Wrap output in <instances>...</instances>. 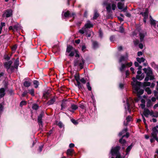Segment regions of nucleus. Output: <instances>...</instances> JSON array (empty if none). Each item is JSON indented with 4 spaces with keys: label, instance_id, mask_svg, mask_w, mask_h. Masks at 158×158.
<instances>
[{
    "label": "nucleus",
    "instance_id": "f257e3e1",
    "mask_svg": "<svg viewBox=\"0 0 158 158\" xmlns=\"http://www.w3.org/2000/svg\"><path fill=\"white\" fill-rule=\"evenodd\" d=\"M132 79L134 82H131V85L134 90V92L137 94V96L139 98H140V95L143 94L144 91L143 89H140V85H141V82L137 81L136 78L135 77H133Z\"/></svg>",
    "mask_w": 158,
    "mask_h": 158
},
{
    "label": "nucleus",
    "instance_id": "f03ea898",
    "mask_svg": "<svg viewBox=\"0 0 158 158\" xmlns=\"http://www.w3.org/2000/svg\"><path fill=\"white\" fill-rule=\"evenodd\" d=\"M104 5L106 6V9L107 13L108 14L110 15L112 13V9L114 10L116 8V5L114 3H112V4L110 3L106 2H105L103 3Z\"/></svg>",
    "mask_w": 158,
    "mask_h": 158
},
{
    "label": "nucleus",
    "instance_id": "7ed1b4c3",
    "mask_svg": "<svg viewBox=\"0 0 158 158\" xmlns=\"http://www.w3.org/2000/svg\"><path fill=\"white\" fill-rule=\"evenodd\" d=\"M85 63V60L82 57H81V59L77 58L73 61L74 66H76L78 65L79 66L80 69L81 70L83 68Z\"/></svg>",
    "mask_w": 158,
    "mask_h": 158
},
{
    "label": "nucleus",
    "instance_id": "20e7f679",
    "mask_svg": "<svg viewBox=\"0 0 158 158\" xmlns=\"http://www.w3.org/2000/svg\"><path fill=\"white\" fill-rule=\"evenodd\" d=\"M75 80L77 81V84H75L76 86H77L78 89L80 90H82L84 88L83 85L81 84L80 81V75L79 73H76L74 75Z\"/></svg>",
    "mask_w": 158,
    "mask_h": 158
},
{
    "label": "nucleus",
    "instance_id": "39448f33",
    "mask_svg": "<svg viewBox=\"0 0 158 158\" xmlns=\"http://www.w3.org/2000/svg\"><path fill=\"white\" fill-rule=\"evenodd\" d=\"M120 148V147L119 146H116L114 148L112 147L110 151V153L111 155L114 156L119 153V151Z\"/></svg>",
    "mask_w": 158,
    "mask_h": 158
},
{
    "label": "nucleus",
    "instance_id": "423d86ee",
    "mask_svg": "<svg viewBox=\"0 0 158 158\" xmlns=\"http://www.w3.org/2000/svg\"><path fill=\"white\" fill-rule=\"evenodd\" d=\"M62 16H64L65 18L73 17V19H74L76 14L74 12H73L72 13V14H71L69 10H67L65 12H64V11H63L62 12Z\"/></svg>",
    "mask_w": 158,
    "mask_h": 158
},
{
    "label": "nucleus",
    "instance_id": "0eeeda50",
    "mask_svg": "<svg viewBox=\"0 0 158 158\" xmlns=\"http://www.w3.org/2000/svg\"><path fill=\"white\" fill-rule=\"evenodd\" d=\"M44 115V112L43 111H42L38 117L37 121L39 126L40 128H42L43 127L42 118Z\"/></svg>",
    "mask_w": 158,
    "mask_h": 158
},
{
    "label": "nucleus",
    "instance_id": "6e6552de",
    "mask_svg": "<svg viewBox=\"0 0 158 158\" xmlns=\"http://www.w3.org/2000/svg\"><path fill=\"white\" fill-rule=\"evenodd\" d=\"M140 14L142 15L143 17V22L146 23V22L147 19L148 18V8H146L144 12H142L140 13Z\"/></svg>",
    "mask_w": 158,
    "mask_h": 158
},
{
    "label": "nucleus",
    "instance_id": "1a4fd4ad",
    "mask_svg": "<svg viewBox=\"0 0 158 158\" xmlns=\"http://www.w3.org/2000/svg\"><path fill=\"white\" fill-rule=\"evenodd\" d=\"M146 82H144L143 83L141 82V85H140V89H145V91L148 94V87L145 88L146 86H148V82L146 81Z\"/></svg>",
    "mask_w": 158,
    "mask_h": 158
},
{
    "label": "nucleus",
    "instance_id": "9d476101",
    "mask_svg": "<svg viewBox=\"0 0 158 158\" xmlns=\"http://www.w3.org/2000/svg\"><path fill=\"white\" fill-rule=\"evenodd\" d=\"M138 31L139 32V35L140 37V40H143L144 38L147 34V32L144 31H140L141 29L140 28H138L137 29Z\"/></svg>",
    "mask_w": 158,
    "mask_h": 158
},
{
    "label": "nucleus",
    "instance_id": "9b49d317",
    "mask_svg": "<svg viewBox=\"0 0 158 158\" xmlns=\"http://www.w3.org/2000/svg\"><path fill=\"white\" fill-rule=\"evenodd\" d=\"M12 61L11 60H9L8 62H5L4 63V67L7 69V71L9 73V69L12 64Z\"/></svg>",
    "mask_w": 158,
    "mask_h": 158
},
{
    "label": "nucleus",
    "instance_id": "f8f14e48",
    "mask_svg": "<svg viewBox=\"0 0 158 158\" xmlns=\"http://www.w3.org/2000/svg\"><path fill=\"white\" fill-rule=\"evenodd\" d=\"M5 15L6 18H8L12 15V11L11 9H8L5 11L3 15Z\"/></svg>",
    "mask_w": 158,
    "mask_h": 158
},
{
    "label": "nucleus",
    "instance_id": "ddd939ff",
    "mask_svg": "<svg viewBox=\"0 0 158 158\" xmlns=\"http://www.w3.org/2000/svg\"><path fill=\"white\" fill-rule=\"evenodd\" d=\"M155 79V76L153 74L152 69L149 67V80H152Z\"/></svg>",
    "mask_w": 158,
    "mask_h": 158
},
{
    "label": "nucleus",
    "instance_id": "4468645a",
    "mask_svg": "<svg viewBox=\"0 0 158 158\" xmlns=\"http://www.w3.org/2000/svg\"><path fill=\"white\" fill-rule=\"evenodd\" d=\"M99 47V44L97 41H92V48L93 49L96 50Z\"/></svg>",
    "mask_w": 158,
    "mask_h": 158
},
{
    "label": "nucleus",
    "instance_id": "2eb2a0df",
    "mask_svg": "<svg viewBox=\"0 0 158 158\" xmlns=\"http://www.w3.org/2000/svg\"><path fill=\"white\" fill-rule=\"evenodd\" d=\"M142 116L145 117L146 118H148V108L145 109L142 113L141 114Z\"/></svg>",
    "mask_w": 158,
    "mask_h": 158
},
{
    "label": "nucleus",
    "instance_id": "dca6fc26",
    "mask_svg": "<svg viewBox=\"0 0 158 158\" xmlns=\"http://www.w3.org/2000/svg\"><path fill=\"white\" fill-rule=\"evenodd\" d=\"M56 99L55 97L51 98L50 100H49L47 103V104L48 106L52 105L56 102Z\"/></svg>",
    "mask_w": 158,
    "mask_h": 158
},
{
    "label": "nucleus",
    "instance_id": "f3484780",
    "mask_svg": "<svg viewBox=\"0 0 158 158\" xmlns=\"http://www.w3.org/2000/svg\"><path fill=\"white\" fill-rule=\"evenodd\" d=\"M158 133V130L156 127H154L152 129V133L153 137H156L157 134Z\"/></svg>",
    "mask_w": 158,
    "mask_h": 158
},
{
    "label": "nucleus",
    "instance_id": "a211bd4d",
    "mask_svg": "<svg viewBox=\"0 0 158 158\" xmlns=\"http://www.w3.org/2000/svg\"><path fill=\"white\" fill-rule=\"evenodd\" d=\"M149 115H150L152 117H158V112H154L152 111L149 110Z\"/></svg>",
    "mask_w": 158,
    "mask_h": 158
},
{
    "label": "nucleus",
    "instance_id": "6ab92c4d",
    "mask_svg": "<svg viewBox=\"0 0 158 158\" xmlns=\"http://www.w3.org/2000/svg\"><path fill=\"white\" fill-rule=\"evenodd\" d=\"M5 91V90L4 88H2L0 89V98L4 96L6 94Z\"/></svg>",
    "mask_w": 158,
    "mask_h": 158
},
{
    "label": "nucleus",
    "instance_id": "aec40b11",
    "mask_svg": "<svg viewBox=\"0 0 158 158\" xmlns=\"http://www.w3.org/2000/svg\"><path fill=\"white\" fill-rule=\"evenodd\" d=\"M74 153V150L71 149H68L66 152V154L68 156H72Z\"/></svg>",
    "mask_w": 158,
    "mask_h": 158
},
{
    "label": "nucleus",
    "instance_id": "412c9836",
    "mask_svg": "<svg viewBox=\"0 0 158 158\" xmlns=\"http://www.w3.org/2000/svg\"><path fill=\"white\" fill-rule=\"evenodd\" d=\"M133 146V143H132L129 146H128L127 148H126V155H128L130 151L131 150V149H132Z\"/></svg>",
    "mask_w": 158,
    "mask_h": 158
},
{
    "label": "nucleus",
    "instance_id": "4be33fe9",
    "mask_svg": "<svg viewBox=\"0 0 158 158\" xmlns=\"http://www.w3.org/2000/svg\"><path fill=\"white\" fill-rule=\"evenodd\" d=\"M19 64V58L16 59L14 62V66L15 67V69H17L18 68V66Z\"/></svg>",
    "mask_w": 158,
    "mask_h": 158
},
{
    "label": "nucleus",
    "instance_id": "5701e85b",
    "mask_svg": "<svg viewBox=\"0 0 158 158\" xmlns=\"http://www.w3.org/2000/svg\"><path fill=\"white\" fill-rule=\"evenodd\" d=\"M67 100L65 99H63L62 100V103L61 105V110H62L63 109H64L65 108L66 104L65 102Z\"/></svg>",
    "mask_w": 158,
    "mask_h": 158
},
{
    "label": "nucleus",
    "instance_id": "b1692460",
    "mask_svg": "<svg viewBox=\"0 0 158 158\" xmlns=\"http://www.w3.org/2000/svg\"><path fill=\"white\" fill-rule=\"evenodd\" d=\"M143 70L144 71L145 73L146 74V77L145 79V81H148V68L146 69L145 68L143 69Z\"/></svg>",
    "mask_w": 158,
    "mask_h": 158
},
{
    "label": "nucleus",
    "instance_id": "393cba45",
    "mask_svg": "<svg viewBox=\"0 0 158 158\" xmlns=\"http://www.w3.org/2000/svg\"><path fill=\"white\" fill-rule=\"evenodd\" d=\"M99 14L98 13L97 10H94V17H93V19L94 20H96L97 19L98 17L99 16Z\"/></svg>",
    "mask_w": 158,
    "mask_h": 158
},
{
    "label": "nucleus",
    "instance_id": "a878e982",
    "mask_svg": "<svg viewBox=\"0 0 158 158\" xmlns=\"http://www.w3.org/2000/svg\"><path fill=\"white\" fill-rule=\"evenodd\" d=\"M149 18L150 21V24L152 25L155 26L156 25V21L152 19V16L151 15L150 16Z\"/></svg>",
    "mask_w": 158,
    "mask_h": 158
},
{
    "label": "nucleus",
    "instance_id": "bb28decb",
    "mask_svg": "<svg viewBox=\"0 0 158 158\" xmlns=\"http://www.w3.org/2000/svg\"><path fill=\"white\" fill-rule=\"evenodd\" d=\"M124 5V3H122L120 2H118L117 4V7L118 9H122L123 8V6Z\"/></svg>",
    "mask_w": 158,
    "mask_h": 158
},
{
    "label": "nucleus",
    "instance_id": "cd10ccee",
    "mask_svg": "<svg viewBox=\"0 0 158 158\" xmlns=\"http://www.w3.org/2000/svg\"><path fill=\"white\" fill-rule=\"evenodd\" d=\"M126 67V66L125 64H122L121 67L119 68V70L121 72H123Z\"/></svg>",
    "mask_w": 158,
    "mask_h": 158
},
{
    "label": "nucleus",
    "instance_id": "c85d7f7f",
    "mask_svg": "<svg viewBox=\"0 0 158 158\" xmlns=\"http://www.w3.org/2000/svg\"><path fill=\"white\" fill-rule=\"evenodd\" d=\"M136 59L137 62L139 63H141V62H144L145 60V59L143 57H141V58L137 57L136 58Z\"/></svg>",
    "mask_w": 158,
    "mask_h": 158
},
{
    "label": "nucleus",
    "instance_id": "c756f323",
    "mask_svg": "<svg viewBox=\"0 0 158 158\" xmlns=\"http://www.w3.org/2000/svg\"><path fill=\"white\" fill-rule=\"evenodd\" d=\"M119 142L122 146H124L125 145L126 143V141L125 139H120L119 140Z\"/></svg>",
    "mask_w": 158,
    "mask_h": 158
},
{
    "label": "nucleus",
    "instance_id": "7c9ffc66",
    "mask_svg": "<svg viewBox=\"0 0 158 158\" xmlns=\"http://www.w3.org/2000/svg\"><path fill=\"white\" fill-rule=\"evenodd\" d=\"M73 47L72 46L69 45L67 46L66 52L68 53H70L71 51L73 50Z\"/></svg>",
    "mask_w": 158,
    "mask_h": 158
},
{
    "label": "nucleus",
    "instance_id": "2f4dec72",
    "mask_svg": "<svg viewBox=\"0 0 158 158\" xmlns=\"http://www.w3.org/2000/svg\"><path fill=\"white\" fill-rule=\"evenodd\" d=\"M49 94V93L48 91L45 92L43 95V97L46 99L47 100H48V95Z\"/></svg>",
    "mask_w": 158,
    "mask_h": 158
},
{
    "label": "nucleus",
    "instance_id": "473e14b6",
    "mask_svg": "<svg viewBox=\"0 0 158 158\" xmlns=\"http://www.w3.org/2000/svg\"><path fill=\"white\" fill-rule=\"evenodd\" d=\"M93 25L89 23H87L85 24V27L86 28H88L93 27Z\"/></svg>",
    "mask_w": 158,
    "mask_h": 158
},
{
    "label": "nucleus",
    "instance_id": "72a5a7b5",
    "mask_svg": "<svg viewBox=\"0 0 158 158\" xmlns=\"http://www.w3.org/2000/svg\"><path fill=\"white\" fill-rule=\"evenodd\" d=\"M142 118L143 119V123H144V124H145V127L146 128V130L147 131V132H148V127L147 124L146 123V119H145V117L144 116H142Z\"/></svg>",
    "mask_w": 158,
    "mask_h": 158
},
{
    "label": "nucleus",
    "instance_id": "f704fd0d",
    "mask_svg": "<svg viewBox=\"0 0 158 158\" xmlns=\"http://www.w3.org/2000/svg\"><path fill=\"white\" fill-rule=\"evenodd\" d=\"M23 85L25 87H28L31 85V83L28 81H25L23 82Z\"/></svg>",
    "mask_w": 158,
    "mask_h": 158
},
{
    "label": "nucleus",
    "instance_id": "c9c22d12",
    "mask_svg": "<svg viewBox=\"0 0 158 158\" xmlns=\"http://www.w3.org/2000/svg\"><path fill=\"white\" fill-rule=\"evenodd\" d=\"M33 83L34 85H35L34 87L35 88H37L38 87V86L39 85V82L38 81L35 80L33 81Z\"/></svg>",
    "mask_w": 158,
    "mask_h": 158
},
{
    "label": "nucleus",
    "instance_id": "e433bc0d",
    "mask_svg": "<svg viewBox=\"0 0 158 158\" xmlns=\"http://www.w3.org/2000/svg\"><path fill=\"white\" fill-rule=\"evenodd\" d=\"M70 108H71L72 110H75L78 108V106L77 105L74 104H72L71 105Z\"/></svg>",
    "mask_w": 158,
    "mask_h": 158
},
{
    "label": "nucleus",
    "instance_id": "4c0bfd02",
    "mask_svg": "<svg viewBox=\"0 0 158 158\" xmlns=\"http://www.w3.org/2000/svg\"><path fill=\"white\" fill-rule=\"evenodd\" d=\"M128 131V129L127 128L124 129L122 131L120 132L118 135L119 136H122L123 134H124L126 132Z\"/></svg>",
    "mask_w": 158,
    "mask_h": 158
},
{
    "label": "nucleus",
    "instance_id": "58836bf2",
    "mask_svg": "<svg viewBox=\"0 0 158 158\" xmlns=\"http://www.w3.org/2000/svg\"><path fill=\"white\" fill-rule=\"evenodd\" d=\"M150 64L151 66L154 69H158V65H156L154 62L151 63Z\"/></svg>",
    "mask_w": 158,
    "mask_h": 158
},
{
    "label": "nucleus",
    "instance_id": "ea45409f",
    "mask_svg": "<svg viewBox=\"0 0 158 158\" xmlns=\"http://www.w3.org/2000/svg\"><path fill=\"white\" fill-rule=\"evenodd\" d=\"M123 24H122V25L119 27V31L121 33H123L124 32V29L123 27Z\"/></svg>",
    "mask_w": 158,
    "mask_h": 158
},
{
    "label": "nucleus",
    "instance_id": "a19ab883",
    "mask_svg": "<svg viewBox=\"0 0 158 158\" xmlns=\"http://www.w3.org/2000/svg\"><path fill=\"white\" fill-rule=\"evenodd\" d=\"M27 104V103L26 101L24 100L20 102L19 106L20 107H22L23 106L26 105Z\"/></svg>",
    "mask_w": 158,
    "mask_h": 158
},
{
    "label": "nucleus",
    "instance_id": "79ce46f5",
    "mask_svg": "<svg viewBox=\"0 0 158 158\" xmlns=\"http://www.w3.org/2000/svg\"><path fill=\"white\" fill-rule=\"evenodd\" d=\"M125 60H126L125 57L124 56H121L119 59V62L121 63L122 61H125Z\"/></svg>",
    "mask_w": 158,
    "mask_h": 158
},
{
    "label": "nucleus",
    "instance_id": "37998d69",
    "mask_svg": "<svg viewBox=\"0 0 158 158\" xmlns=\"http://www.w3.org/2000/svg\"><path fill=\"white\" fill-rule=\"evenodd\" d=\"M86 86L88 90L89 91H91L92 90V88L90 85V83L89 82H88L86 83Z\"/></svg>",
    "mask_w": 158,
    "mask_h": 158
},
{
    "label": "nucleus",
    "instance_id": "c03bdc74",
    "mask_svg": "<svg viewBox=\"0 0 158 158\" xmlns=\"http://www.w3.org/2000/svg\"><path fill=\"white\" fill-rule=\"evenodd\" d=\"M99 36L101 39L102 38L103 36V33L101 29H100L98 31Z\"/></svg>",
    "mask_w": 158,
    "mask_h": 158
},
{
    "label": "nucleus",
    "instance_id": "a18cd8bd",
    "mask_svg": "<svg viewBox=\"0 0 158 158\" xmlns=\"http://www.w3.org/2000/svg\"><path fill=\"white\" fill-rule=\"evenodd\" d=\"M39 108V106L36 104H34L32 106V108L33 109L35 110H37Z\"/></svg>",
    "mask_w": 158,
    "mask_h": 158
},
{
    "label": "nucleus",
    "instance_id": "49530a36",
    "mask_svg": "<svg viewBox=\"0 0 158 158\" xmlns=\"http://www.w3.org/2000/svg\"><path fill=\"white\" fill-rule=\"evenodd\" d=\"M4 58L6 60H9L10 59V57L8 56V55L6 54H5L4 55Z\"/></svg>",
    "mask_w": 158,
    "mask_h": 158
},
{
    "label": "nucleus",
    "instance_id": "de8ad7c7",
    "mask_svg": "<svg viewBox=\"0 0 158 158\" xmlns=\"http://www.w3.org/2000/svg\"><path fill=\"white\" fill-rule=\"evenodd\" d=\"M132 119V117L130 115L128 116L126 118L127 122L128 123H129L130 121H131Z\"/></svg>",
    "mask_w": 158,
    "mask_h": 158
},
{
    "label": "nucleus",
    "instance_id": "09e8293b",
    "mask_svg": "<svg viewBox=\"0 0 158 158\" xmlns=\"http://www.w3.org/2000/svg\"><path fill=\"white\" fill-rule=\"evenodd\" d=\"M155 81H154L153 82H152L151 84L150 82H149V86H150L151 88H153L155 86V84L154 83Z\"/></svg>",
    "mask_w": 158,
    "mask_h": 158
},
{
    "label": "nucleus",
    "instance_id": "8fccbe9b",
    "mask_svg": "<svg viewBox=\"0 0 158 158\" xmlns=\"http://www.w3.org/2000/svg\"><path fill=\"white\" fill-rule=\"evenodd\" d=\"M13 28L14 31L15 30H17L19 27V24L17 23L13 26Z\"/></svg>",
    "mask_w": 158,
    "mask_h": 158
},
{
    "label": "nucleus",
    "instance_id": "3c124183",
    "mask_svg": "<svg viewBox=\"0 0 158 158\" xmlns=\"http://www.w3.org/2000/svg\"><path fill=\"white\" fill-rule=\"evenodd\" d=\"M15 68L14 66H11L10 68L9 69L10 70V73H12L14 72Z\"/></svg>",
    "mask_w": 158,
    "mask_h": 158
},
{
    "label": "nucleus",
    "instance_id": "603ef678",
    "mask_svg": "<svg viewBox=\"0 0 158 158\" xmlns=\"http://www.w3.org/2000/svg\"><path fill=\"white\" fill-rule=\"evenodd\" d=\"M30 94L32 96H34V89L29 90Z\"/></svg>",
    "mask_w": 158,
    "mask_h": 158
},
{
    "label": "nucleus",
    "instance_id": "864d4df0",
    "mask_svg": "<svg viewBox=\"0 0 158 158\" xmlns=\"http://www.w3.org/2000/svg\"><path fill=\"white\" fill-rule=\"evenodd\" d=\"M71 120L72 123H73L74 125H77L78 123V122L77 121L73 119H71Z\"/></svg>",
    "mask_w": 158,
    "mask_h": 158
},
{
    "label": "nucleus",
    "instance_id": "5fc2aeb1",
    "mask_svg": "<svg viewBox=\"0 0 158 158\" xmlns=\"http://www.w3.org/2000/svg\"><path fill=\"white\" fill-rule=\"evenodd\" d=\"M85 28H82L81 29H80L79 31V32L81 33V34H83L85 33Z\"/></svg>",
    "mask_w": 158,
    "mask_h": 158
},
{
    "label": "nucleus",
    "instance_id": "6e6d98bb",
    "mask_svg": "<svg viewBox=\"0 0 158 158\" xmlns=\"http://www.w3.org/2000/svg\"><path fill=\"white\" fill-rule=\"evenodd\" d=\"M80 81L83 84H85L86 83V81L84 78H82L80 79Z\"/></svg>",
    "mask_w": 158,
    "mask_h": 158
},
{
    "label": "nucleus",
    "instance_id": "4d7b16f0",
    "mask_svg": "<svg viewBox=\"0 0 158 158\" xmlns=\"http://www.w3.org/2000/svg\"><path fill=\"white\" fill-rule=\"evenodd\" d=\"M17 48V44H15L13 45L11 47V49L12 51H15L16 50Z\"/></svg>",
    "mask_w": 158,
    "mask_h": 158
},
{
    "label": "nucleus",
    "instance_id": "13d9d810",
    "mask_svg": "<svg viewBox=\"0 0 158 158\" xmlns=\"http://www.w3.org/2000/svg\"><path fill=\"white\" fill-rule=\"evenodd\" d=\"M4 106L1 104H0V114L2 113L3 111Z\"/></svg>",
    "mask_w": 158,
    "mask_h": 158
},
{
    "label": "nucleus",
    "instance_id": "bf43d9fd",
    "mask_svg": "<svg viewBox=\"0 0 158 158\" xmlns=\"http://www.w3.org/2000/svg\"><path fill=\"white\" fill-rule=\"evenodd\" d=\"M79 106L82 109H84L85 108V106L83 103H81L79 104Z\"/></svg>",
    "mask_w": 158,
    "mask_h": 158
},
{
    "label": "nucleus",
    "instance_id": "052dcab7",
    "mask_svg": "<svg viewBox=\"0 0 158 158\" xmlns=\"http://www.w3.org/2000/svg\"><path fill=\"white\" fill-rule=\"evenodd\" d=\"M58 126L60 128H62L63 127V124L62 122H60L57 124Z\"/></svg>",
    "mask_w": 158,
    "mask_h": 158
},
{
    "label": "nucleus",
    "instance_id": "680f3d73",
    "mask_svg": "<svg viewBox=\"0 0 158 158\" xmlns=\"http://www.w3.org/2000/svg\"><path fill=\"white\" fill-rule=\"evenodd\" d=\"M140 106L141 107V108L142 109H143V110L145 109H147V108H145V104H140Z\"/></svg>",
    "mask_w": 158,
    "mask_h": 158
},
{
    "label": "nucleus",
    "instance_id": "e2e57ef3",
    "mask_svg": "<svg viewBox=\"0 0 158 158\" xmlns=\"http://www.w3.org/2000/svg\"><path fill=\"white\" fill-rule=\"evenodd\" d=\"M119 87L121 89H123L124 87V85L122 83H120L119 84Z\"/></svg>",
    "mask_w": 158,
    "mask_h": 158
},
{
    "label": "nucleus",
    "instance_id": "0e129e2a",
    "mask_svg": "<svg viewBox=\"0 0 158 158\" xmlns=\"http://www.w3.org/2000/svg\"><path fill=\"white\" fill-rule=\"evenodd\" d=\"M132 62H131L129 63H126L125 65H126V67L128 66V67H130L132 66Z\"/></svg>",
    "mask_w": 158,
    "mask_h": 158
},
{
    "label": "nucleus",
    "instance_id": "69168bd1",
    "mask_svg": "<svg viewBox=\"0 0 158 158\" xmlns=\"http://www.w3.org/2000/svg\"><path fill=\"white\" fill-rule=\"evenodd\" d=\"M75 54V53L74 52L72 51L70 52V53L69 55V56L71 57L73 56Z\"/></svg>",
    "mask_w": 158,
    "mask_h": 158
},
{
    "label": "nucleus",
    "instance_id": "338daca9",
    "mask_svg": "<svg viewBox=\"0 0 158 158\" xmlns=\"http://www.w3.org/2000/svg\"><path fill=\"white\" fill-rule=\"evenodd\" d=\"M136 78L137 79L141 80L142 79V78H141V76L139 75H137L136 76Z\"/></svg>",
    "mask_w": 158,
    "mask_h": 158
},
{
    "label": "nucleus",
    "instance_id": "774afa93",
    "mask_svg": "<svg viewBox=\"0 0 158 158\" xmlns=\"http://www.w3.org/2000/svg\"><path fill=\"white\" fill-rule=\"evenodd\" d=\"M115 155L116 156L115 158H121V156L120 153Z\"/></svg>",
    "mask_w": 158,
    "mask_h": 158
}]
</instances>
